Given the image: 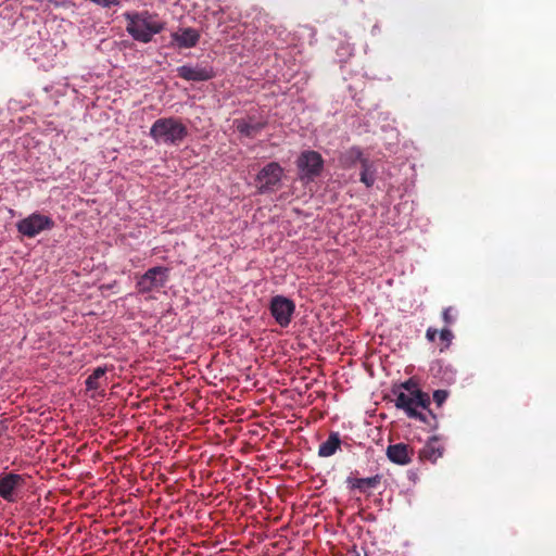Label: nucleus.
<instances>
[{
  "label": "nucleus",
  "mask_w": 556,
  "mask_h": 556,
  "mask_svg": "<svg viewBox=\"0 0 556 556\" xmlns=\"http://www.w3.org/2000/svg\"><path fill=\"white\" fill-rule=\"evenodd\" d=\"M127 21L126 30L137 41L148 43L153 36L160 34L165 28V23L156 15L148 11L124 14Z\"/></svg>",
  "instance_id": "1"
},
{
  "label": "nucleus",
  "mask_w": 556,
  "mask_h": 556,
  "mask_svg": "<svg viewBox=\"0 0 556 556\" xmlns=\"http://www.w3.org/2000/svg\"><path fill=\"white\" fill-rule=\"evenodd\" d=\"M150 136L156 143L178 146L188 136V129L176 117H163L152 124Z\"/></svg>",
  "instance_id": "2"
},
{
  "label": "nucleus",
  "mask_w": 556,
  "mask_h": 556,
  "mask_svg": "<svg viewBox=\"0 0 556 556\" xmlns=\"http://www.w3.org/2000/svg\"><path fill=\"white\" fill-rule=\"evenodd\" d=\"M393 393L396 395L394 400L395 407L404 410L407 417L429 424L427 415L419 410V408H421L428 410L429 415L434 418L429 410L431 402L428 393L422 392L421 390H414L410 393L393 391Z\"/></svg>",
  "instance_id": "3"
},
{
  "label": "nucleus",
  "mask_w": 556,
  "mask_h": 556,
  "mask_svg": "<svg viewBox=\"0 0 556 556\" xmlns=\"http://www.w3.org/2000/svg\"><path fill=\"white\" fill-rule=\"evenodd\" d=\"M296 166L301 180L313 181L323 172L324 159L319 152L306 150L299 155Z\"/></svg>",
  "instance_id": "4"
},
{
  "label": "nucleus",
  "mask_w": 556,
  "mask_h": 556,
  "mask_svg": "<svg viewBox=\"0 0 556 556\" xmlns=\"http://www.w3.org/2000/svg\"><path fill=\"white\" fill-rule=\"evenodd\" d=\"M283 168L277 162L266 164L256 176V187L258 193L275 192L281 185Z\"/></svg>",
  "instance_id": "5"
},
{
  "label": "nucleus",
  "mask_w": 556,
  "mask_h": 556,
  "mask_svg": "<svg viewBox=\"0 0 556 556\" xmlns=\"http://www.w3.org/2000/svg\"><path fill=\"white\" fill-rule=\"evenodd\" d=\"M168 279V268L155 266L138 278L136 288L140 293H149L163 288Z\"/></svg>",
  "instance_id": "6"
},
{
  "label": "nucleus",
  "mask_w": 556,
  "mask_h": 556,
  "mask_svg": "<svg viewBox=\"0 0 556 556\" xmlns=\"http://www.w3.org/2000/svg\"><path fill=\"white\" fill-rule=\"evenodd\" d=\"M53 226L54 222L49 216L39 213H33L16 224L18 232L28 238H34L42 230L51 229Z\"/></svg>",
  "instance_id": "7"
},
{
  "label": "nucleus",
  "mask_w": 556,
  "mask_h": 556,
  "mask_svg": "<svg viewBox=\"0 0 556 556\" xmlns=\"http://www.w3.org/2000/svg\"><path fill=\"white\" fill-rule=\"evenodd\" d=\"M269 311L280 327H288L295 312V304L283 295H275L270 300Z\"/></svg>",
  "instance_id": "8"
},
{
  "label": "nucleus",
  "mask_w": 556,
  "mask_h": 556,
  "mask_svg": "<svg viewBox=\"0 0 556 556\" xmlns=\"http://www.w3.org/2000/svg\"><path fill=\"white\" fill-rule=\"evenodd\" d=\"M177 76L187 81H207L215 77L214 68L207 63H197L195 65H181L176 70Z\"/></svg>",
  "instance_id": "9"
},
{
  "label": "nucleus",
  "mask_w": 556,
  "mask_h": 556,
  "mask_svg": "<svg viewBox=\"0 0 556 556\" xmlns=\"http://www.w3.org/2000/svg\"><path fill=\"white\" fill-rule=\"evenodd\" d=\"M26 478L17 473H7L0 477V496L8 502H15V492L24 486Z\"/></svg>",
  "instance_id": "10"
},
{
  "label": "nucleus",
  "mask_w": 556,
  "mask_h": 556,
  "mask_svg": "<svg viewBox=\"0 0 556 556\" xmlns=\"http://www.w3.org/2000/svg\"><path fill=\"white\" fill-rule=\"evenodd\" d=\"M386 454L393 464L406 466L412 462L414 448L405 443H395L387 447Z\"/></svg>",
  "instance_id": "11"
},
{
  "label": "nucleus",
  "mask_w": 556,
  "mask_h": 556,
  "mask_svg": "<svg viewBox=\"0 0 556 556\" xmlns=\"http://www.w3.org/2000/svg\"><path fill=\"white\" fill-rule=\"evenodd\" d=\"M173 43L179 49H189L198 45L200 40V33L191 27L182 28L170 35Z\"/></svg>",
  "instance_id": "12"
},
{
  "label": "nucleus",
  "mask_w": 556,
  "mask_h": 556,
  "mask_svg": "<svg viewBox=\"0 0 556 556\" xmlns=\"http://www.w3.org/2000/svg\"><path fill=\"white\" fill-rule=\"evenodd\" d=\"M444 447L440 443L439 439L437 437H432L420 450L419 456L424 460L435 463L440 457H442Z\"/></svg>",
  "instance_id": "13"
},
{
  "label": "nucleus",
  "mask_w": 556,
  "mask_h": 556,
  "mask_svg": "<svg viewBox=\"0 0 556 556\" xmlns=\"http://www.w3.org/2000/svg\"><path fill=\"white\" fill-rule=\"evenodd\" d=\"M364 160H368V157L364 156L359 147H351L339 157V162L343 168H351L355 166L356 163H361L362 165Z\"/></svg>",
  "instance_id": "14"
},
{
  "label": "nucleus",
  "mask_w": 556,
  "mask_h": 556,
  "mask_svg": "<svg viewBox=\"0 0 556 556\" xmlns=\"http://www.w3.org/2000/svg\"><path fill=\"white\" fill-rule=\"evenodd\" d=\"M381 482V476L376 475L368 478H353L349 477L346 483L351 489H356L362 493H365L369 489H376Z\"/></svg>",
  "instance_id": "15"
},
{
  "label": "nucleus",
  "mask_w": 556,
  "mask_h": 556,
  "mask_svg": "<svg viewBox=\"0 0 556 556\" xmlns=\"http://www.w3.org/2000/svg\"><path fill=\"white\" fill-rule=\"evenodd\" d=\"M341 439L338 432H331L328 439L319 445L318 456H332L340 448Z\"/></svg>",
  "instance_id": "16"
},
{
  "label": "nucleus",
  "mask_w": 556,
  "mask_h": 556,
  "mask_svg": "<svg viewBox=\"0 0 556 556\" xmlns=\"http://www.w3.org/2000/svg\"><path fill=\"white\" fill-rule=\"evenodd\" d=\"M265 123H262V122H257V123H254V124H251V123H248L243 119H237L236 121V127H237V130L245 136V137H254L256 134H258L264 127H265Z\"/></svg>",
  "instance_id": "17"
},
{
  "label": "nucleus",
  "mask_w": 556,
  "mask_h": 556,
  "mask_svg": "<svg viewBox=\"0 0 556 556\" xmlns=\"http://www.w3.org/2000/svg\"><path fill=\"white\" fill-rule=\"evenodd\" d=\"M375 166L374 162L368 160H364L362 164V172H361V181L367 187L370 188L375 184L376 177H375Z\"/></svg>",
  "instance_id": "18"
},
{
  "label": "nucleus",
  "mask_w": 556,
  "mask_h": 556,
  "mask_svg": "<svg viewBox=\"0 0 556 556\" xmlns=\"http://www.w3.org/2000/svg\"><path fill=\"white\" fill-rule=\"evenodd\" d=\"M105 367H97L85 381L87 390L97 391L101 387L100 379L105 375Z\"/></svg>",
  "instance_id": "19"
},
{
  "label": "nucleus",
  "mask_w": 556,
  "mask_h": 556,
  "mask_svg": "<svg viewBox=\"0 0 556 556\" xmlns=\"http://www.w3.org/2000/svg\"><path fill=\"white\" fill-rule=\"evenodd\" d=\"M457 312L454 307L450 306L443 309L442 319L446 326H451L456 321Z\"/></svg>",
  "instance_id": "20"
},
{
  "label": "nucleus",
  "mask_w": 556,
  "mask_h": 556,
  "mask_svg": "<svg viewBox=\"0 0 556 556\" xmlns=\"http://www.w3.org/2000/svg\"><path fill=\"white\" fill-rule=\"evenodd\" d=\"M448 396V392L445 390H437L433 393V401L438 406H441Z\"/></svg>",
  "instance_id": "21"
},
{
  "label": "nucleus",
  "mask_w": 556,
  "mask_h": 556,
  "mask_svg": "<svg viewBox=\"0 0 556 556\" xmlns=\"http://www.w3.org/2000/svg\"><path fill=\"white\" fill-rule=\"evenodd\" d=\"M440 339L448 346L454 338L453 332L448 328H443L439 331Z\"/></svg>",
  "instance_id": "22"
},
{
  "label": "nucleus",
  "mask_w": 556,
  "mask_h": 556,
  "mask_svg": "<svg viewBox=\"0 0 556 556\" xmlns=\"http://www.w3.org/2000/svg\"><path fill=\"white\" fill-rule=\"evenodd\" d=\"M91 2L101 5L103 8H109L111 5L118 4V0H90Z\"/></svg>",
  "instance_id": "23"
},
{
  "label": "nucleus",
  "mask_w": 556,
  "mask_h": 556,
  "mask_svg": "<svg viewBox=\"0 0 556 556\" xmlns=\"http://www.w3.org/2000/svg\"><path fill=\"white\" fill-rule=\"evenodd\" d=\"M401 388L406 390L408 393L413 392L414 390H418L416 388V383L412 379H409V380L405 381L404 383H402Z\"/></svg>",
  "instance_id": "24"
},
{
  "label": "nucleus",
  "mask_w": 556,
  "mask_h": 556,
  "mask_svg": "<svg viewBox=\"0 0 556 556\" xmlns=\"http://www.w3.org/2000/svg\"><path fill=\"white\" fill-rule=\"evenodd\" d=\"M439 334V330L435 329V328H432V327H429L427 329V332H426V338L430 341V342H433L437 338V336Z\"/></svg>",
  "instance_id": "25"
}]
</instances>
